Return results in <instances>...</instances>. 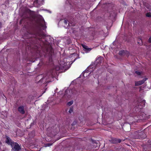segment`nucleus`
I'll use <instances>...</instances> for the list:
<instances>
[{"mask_svg":"<svg viewBox=\"0 0 151 151\" xmlns=\"http://www.w3.org/2000/svg\"><path fill=\"white\" fill-rule=\"evenodd\" d=\"M44 78H45L44 77H43L41 79H40L39 81L38 82V83H42V81Z\"/></svg>","mask_w":151,"mask_h":151,"instance_id":"obj_29","label":"nucleus"},{"mask_svg":"<svg viewBox=\"0 0 151 151\" xmlns=\"http://www.w3.org/2000/svg\"><path fill=\"white\" fill-rule=\"evenodd\" d=\"M137 106H136L135 107H136V108H135V109H138V107H137Z\"/></svg>","mask_w":151,"mask_h":151,"instance_id":"obj_47","label":"nucleus"},{"mask_svg":"<svg viewBox=\"0 0 151 151\" xmlns=\"http://www.w3.org/2000/svg\"><path fill=\"white\" fill-rule=\"evenodd\" d=\"M144 118H142V119H143Z\"/></svg>","mask_w":151,"mask_h":151,"instance_id":"obj_51","label":"nucleus"},{"mask_svg":"<svg viewBox=\"0 0 151 151\" xmlns=\"http://www.w3.org/2000/svg\"><path fill=\"white\" fill-rule=\"evenodd\" d=\"M5 2L6 4H7V3L9 4V1L7 0V1H6Z\"/></svg>","mask_w":151,"mask_h":151,"instance_id":"obj_39","label":"nucleus"},{"mask_svg":"<svg viewBox=\"0 0 151 151\" xmlns=\"http://www.w3.org/2000/svg\"><path fill=\"white\" fill-rule=\"evenodd\" d=\"M77 59L76 58H75L74 60V61H75L76 59Z\"/></svg>","mask_w":151,"mask_h":151,"instance_id":"obj_48","label":"nucleus"},{"mask_svg":"<svg viewBox=\"0 0 151 151\" xmlns=\"http://www.w3.org/2000/svg\"><path fill=\"white\" fill-rule=\"evenodd\" d=\"M115 41L113 43V44L114 45H115Z\"/></svg>","mask_w":151,"mask_h":151,"instance_id":"obj_42","label":"nucleus"},{"mask_svg":"<svg viewBox=\"0 0 151 151\" xmlns=\"http://www.w3.org/2000/svg\"><path fill=\"white\" fill-rule=\"evenodd\" d=\"M73 103V101L72 100L68 102L67 103V105H68V106H70L72 105Z\"/></svg>","mask_w":151,"mask_h":151,"instance_id":"obj_23","label":"nucleus"},{"mask_svg":"<svg viewBox=\"0 0 151 151\" xmlns=\"http://www.w3.org/2000/svg\"><path fill=\"white\" fill-rule=\"evenodd\" d=\"M131 137L134 139H139V131H136L133 133Z\"/></svg>","mask_w":151,"mask_h":151,"instance_id":"obj_11","label":"nucleus"},{"mask_svg":"<svg viewBox=\"0 0 151 151\" xmlns=\"http://www.w3.org/2000/svg\"><path fill=\"white\" fill-rule=\"evenodd\" d=\"M28 11L29 13L31 12V10L30 9H28Z\"/></svg>","mask_w":151,"mask_h":151,"instance_id":"obj_41","label":"nucleus"},{"mask_svg":"<svg viewBox=\"0 0 151 151\" xmlns=\"http://www.w3.org/2000/svg\"><path fill=\"white\" fill-rule=\"evenodd\" d=\"M76 124V121L73 122L72 124V126H74Z\"/></svg>","mask_w":151,"mask_h":151,"instance_id":"obj_30","label":"nucleus"},{"mask_svg":"<svg viewBox=\"0 0 151 151\" xmlns=\"http://www.w3.org/2000/svg\"><path fill=\"white\" fill-rule=\"evenodd\" d=\"M55 69L56 70H60V67L58 66H57L55 67Z\"/></svg>","mask_w":151,"mask_h":151,"instance_id":"obj_25","label":"nucleus"},{"mask_svg":"<svg viewBox=\"0 0 151 151\" xmlns=\"http://www.w3.org/2000/svg\"><path fill=\"white\" fill-rule=\"evenodd\" d=\"M147 78H144L142 80L140 81L137 82H136L135 83V86H140L142 84L144 83L147 80Z\"/></svg>","mask_w":151,"mask_h":151,"instance_id":"obj_12","label":"nucleus"},{"mask_svg":"<svg viewBox=\"0 0 151 151\" xmlns=\"http://www.w3.org/2000/svg\"><path fill=\"white\" fill-rule=\"evenodd\" d=\"M122 127V129L125 132H129L131 129L130 125L127 123L124 124Z\"/></svg>","mask_w":151,"mask_h":151,"instance_id":"obj_6","label":"nucleus"},{"mask_svg":"<svg viewBox=\"0 0 151 151\" xmlns=\"http://www.w3.org/2000/svg\"><path fill=\"white\" fill-rule=\"evenodd\" d=\"M137 43L140 45H142V40H141L140 41H138Z\"/></svg>","mask_w":151,"mask_h":151,"instance_id":"obj_24","label":"nucleus"},{"mask_svg":"<svg viewBox=\"0 0 151 151\" xmlns=\"http://www.w3.org/2000/svg\"><path fill=\"white\" fill-rule=\"evenodd\" d=\"M29 18V16H27L25 17V18Z\"/></svg>","mask_w":151,"mask_h":151,"instance_id":"obj_40","label":"nucleus"},{"mask_svg":"<svg viewBox=\"0 0 151 151\" xmlns=\"http://www.w3.org/2000/svg\"><path fill=\"white\" fill-rule=\"evenodd\" d=\"M148 41L149 43H151V37L149 38Z\"/></svg>","mask_w":151,"mask_h":151,"instance_id":"obj_31","label":"nucleus"},{"mask_svg":"<svg viewBox=\"0 0 151 151\" xmlns=\"http://www.w3.org/2000/svg\"><path fill=\"white\" fill-rule=\"evenodd\" d=\"M102 58L101 57L98 58L95 61L94 63H92L86 69V71L87 72L90 70L89 71L92 72L96 68L97 65L98 64L101 63L102 62Z\"/></svg>","mask_w":151,"mask_h":151,"instance_id":"obj_2","label":"nucleus"},{"mask_svg":"<svg viewBox=\"0 0 151 151\" xmlns=\"http://www.w3.org/2000/svg\"><path fill=\"white\" fill-rule=\"evenodd\" d=\"M86 70H85L84 71H83V72L82 73L81 75V76L82 75L84 76V77H85L84 75L86 73H88L89 72H90V73H91V71H90L89 70H88V71H87V72L86 71Z\"/></svg>","mask_w":151,"mask_h":151,"instance_id":"obj_22","label":"nucleus"},{"mask_svg":"<svg viewBox=\"0 0 151 151\" xmlns=\"http://www.w3.org/2000/svg\"><path fill=\"white\" fill-rule=\"evenodd\" d=\"M3 151H4V150H3Z\"/></svg>","mask_w":151,"mask_h":151,"instance_id":"obj_52","label":"nucleus"},{"mask_svg":"<svg viewBox=\"0 0 151 151\" xmlns=\"http://www.w3.org/2000/svg\"><path fill=\"white\" fill-rule=\"evenodd\" d=\"M141 40H142L141 38L139 37L138 38V41H140Z\"/></svg>","mask_w":151,"mask_h":151,"instance_id":"obj_34","label":"nucleus"},{"mask_svg":"<svg viewBox=\"0 0 151 151\" xmlns=\"http://www.w3.org/2000/svg\"><path fill=\"white\" fill-rule=\"evenodd\" d=\"M143 114L142 113H140V115L141 116V114Z\"/></svg>","mask_w":151,"mask_h":151,"instance_id":"obj_45","label":"nucleus"},{"mask_svg":"<svg viewBox=\"0 0 151 151\" xmlns=\"http://www.w3.org/2000/svg\"><path fill=\"white\" fill-rule=\"evenodd\" d=\"M59 130V128L57 125H55L51 127L48 128L47 133L51 137L55 135Z\"/></svg>","mask_w":151,"mask_h":151,"instance_id":"obj_3","label":"nucleus"},{"mask_svg":"<svg viewBox=\"0 0 151 151\" xmlns=\"http://www.w3.org/2000/svg\"><path fill=\"white\" fill-rule=\"evenodd\" d=\"M57 89H58V88H56V90H55V92H56V91L57 90Z\"/></svg>","mask_w":151,"mask_h":151,"instance_id":"obj_44","label":"nucleus"},{"mask_svg":"<svg viewBox=\"0 0 151 151\" xmlns=\"http://www.w3.org/2000/svg\"><path fill=\"white\" fill-rule=\"evenodd\" d=\"M71 55H75L77 56V54L75 53H73L71 54Z\"/></svg>","mask_w":151,"mask_h":151,"instance_id":"obj_36","label":"nucleus"},{"mask_svg":"<svg viewBox=\"0 0 151 151\" xmlns=\"http://www.w3.org/2000/svg\"><path fill=\"white\" fill-rule=\"evenodd\" d=\"M64 22L65 24H67V21L65 19L64 20Z\"/></svg>","mask_w":151,"mask_h":151,"instance_id":"obj_35","label":"nucleus"},{"mask_svg":"<svg viewBox=\"0 0 151 151\" xmlns=\"http://www.w3.org/2000/svg\"><path fill=\"white\" fill-rule=\"evenodd\" d=\"M45 92V91H44V92H43V93H43H44Z\"/></svg>","mask_w":151,"mask_h":151,"instance_id":"obj_49","label":"nucleus"},{"mask_svg":"<svg viewBox=\"0 0 151 151\" xmlns=\"http://www.w3.org/2000/svg\"><path fill=\"white\" fill-rule=\"evenodd\" d=\"M2 23L1 22H0V29L1 27H2Z\"/></svg>","mask_w":151,"mask_h":151,"instance_id":"obj_38","label":"nucleus"},{"mask_svg":"<svg viewBox=\"0 0 151 151\" xmlns=\"http://www.w3.org/2000/svg\"><path fill=\"white\" fill-rule=\"evenodd\" d=\"M11 146L12 151H19L21 150L20 146L16 142H13Z\"/></svg>","mask_w":151,"mask_h":151,"instance_id":"obj_5","label":"nucleus"},{"mask_svg":"<svg viewBox=\"0 0 151 151\" xmlns=\"http://www.w3.org/2000/svg\"><path fill=\"white\" fill-rule=\"evenodd\" d=\"M5 138H6L5 142L9 145H11L12 142H14L12 141L9 137L6 135L5 136Z\"/></svg>","mask_w":151,"mask_h":151,"instance_id":"obj_9","label":"nucleus"},{"mask_svg":"<svg viewBox=\"0 0 151 151\" xmlns=\"http://www.w3.org/2000/svg\"><path fill=\"white\" fill-rule=\"evenodd\" d=\"M42 27H44V25H42Z\"/></svg>","mask_w":151,"mask_h":151,"instance_id":"obj_46","label":"nucleus"},{"mask_svg":"<svg viewBox=\"0 0 151 151\" xmlns=\"http://www.w3.org/2000/svg\"><path fill=\"white\" fill-rule=\"evenodd\" d=\"M146 16L148 17H151V14L149 13H147L146 14Z\"/></svg>","mask_w":151,"mask_h":151,"instance_id":"obj_28","label":"nucleus"},{"mask_svg":"<svg viewBox=\"0 0 151 151\" xmlns=\"http://www.w3.org/2000/svg\"><path fill=\"white\" fill-rule=\"evenodd\" d=\"M127 51L124 50H121L119 51V54L121 56H123L126 54Z\"/></svg>","mask_w":151,"mask_h":151,"instance_id":"obj_15","label":"nucleus"},{"mask_svg":"<svg viewBox=\"0 0 151 151\" xmlns=\"http://www.w3.org/2000/svg\"><path fill=\"white\" fill-rule=\"evenodd\" d=\"M18 111L20 113L22 114H24L25 113V111L24 109V107L23 106H19L18 108Z\"/></svg>","mask_w":151,"mask_h":151,"instance_id":"obj_13","label":"nucleus"},{"mask_svg":"<svg viewBox=\"0 0 151 151\" xmlns=\"http://www.w3.org/2000/svg\"><path fill=\"white\" fill-rule=\"evenodd\" d=\"M54 52L53 50L52 47H50L49 53V62H51L52 61V57L54 55Z\"/></svg>","mask_w":151,"mask_h":151,"instance_id":"obj_7","label":"nucleus"},{"mask_svg":"<svg viewBox=\"0 0 151 151\" xmlns=\"http://www.w3.org/2000/svg\"><path fill=\"white\" fill-rule=\"evenodd\" d=\"M110 142L113 144L120 143L121 142V140L116 138H111L109 140Z\"/></svg>","mask_w":151,"mask_h":151,"instance_id":"obj_8","label":"nucleus"},{"mask_svg":"<svg viewBox=\"0 0 151 151\" xmlns=\"http://www.w3.org/2000/svg\"><path fill=\"white\" fill-rule=\"evenodd\" d=\"M125 149L123 147L120 148H116V151H124Z\"/></svg>","mask_w":151,"mask_h":151,"instance_id":"obj_18","label":"nucleus"},{"mask_svg":"<svg viewBox=\"0 0 151 151\" xmlns=\"http://www.w3.org/2000/svg\"><path fill=\"white\" fill-rule=\"evenodd\" d=\"M148 150H151V144H147L146 145Z\"/></svg>","mask_w":151,"mask_h":151,"instance_id":"obj_20","label":"nucleus"},{"mask_svg":"<svg viewBox=\"0 0 151 151\" xmlns=\"http://www.w3.org/2000/svg\"><path fill=\"white\" fill-rule=\"evenodd\" d=\"M28 34H29L31 36L29 37H35L36 39L40 40V39L45 37V35L42 30L39 29V30L34 31L33 32H27Z\"/></svg>","mask_w":151,"mask_h":151,"instance_id":"obj_1","label":"nucleus"},{"mask_svg":"<svg viewBox=\"0 0 151 151\" xmlns=\"http://www.w3.org/2000/svg\"><path fill=\"white\" fill-rule=\"evenodd\" d=\"M52 144V143H49L45 144V147H49Z\"/></svg>","mask_w":151,"mask_h":151,"instance_id":"obj_19","label":"nucleus"},{"mask_svg":"<svg viewBox=\"0 0 151 151\" xmlns=\"http://www.w3.org/2000/svg\"><path fill=\"white\" fill-rule=\"evenodd\" d=\"M139 139H142L145 138L147 136L143 132H140L139 131Z\"/></svg>","mask_w":151,"mask_h":151,"instance_id":"obj_10","label":"nucleus"},{"mask_svg":"<svg viewBox=\"0 0 151 151\" xmlns=\"http://www.w3.org/2000/svg\"><path fill=\"white\" fill-rule=\"evenodd\" d=\"M86 70H85L84 71H83V72L82 73L81 75V76L82 75L84 76V77H85L84 75L86 73H88L89 72H90V73H91V71H90L89 70H88V71H87V72L86 71Z\"/></svg>","mask_w":151,"mask_h":151,"instance_id":"obj_21","label":"nucleus"},{"mask_svg":"<svg viewBox=\"0 0 151 151\" xmlns=\"http://www.w3.org/2000/svg\"><path fill=\"white\" fill-rule=\"evenodd\" d=\"M82 46L84 48V50L86 52L90 51L92 49L91 48H88L87 46L85 45L82 44Z\"/></svg>","mask_w":151,"mask_h":151,"instance_id":"obj_14","label":"nucleus"},{"mask_svg":"<svg viewBox=\"0 0 151 151\" xmlns=\"http://www.w3.org/2000/svg\"><path fill=\"white\" fill-rule=\"evenodd\" d=\"M148 150H149L148 148H147L146 145H144L143 147V149L142 151H147Z\"/></svg>","mask_w":151,"mask_h":151,"instance_id":"obj_17","label":"nucleus"},{"mask_svg":"<svg viewBox=\"0 0 151 151\" xmlns=\"http://www.w3.org/2000/svg\"><path fill=\"white\" fill-rule=\"evenodd\" d=\"M29 136L30 137H32L35 136V132L34 131L31 132L29 134Z\"/></svg>","mask_w":151,"mask_h":151,"instance_id":"obj_16","label":"nucleus"},{"mask_svg":"<svg viewBox=\"0 0 151 151\" xmlns=\"http://www.w3.org/2000/svg\"><path fill=\"white\" fill-rule=\"evenodd\" d=\"M147 142L148 144H151V140L150 139L148 140L147 141Z\"/></svg>","mask_w":151,"mask_h":151,"instance_id":"obj_32","label":"nucleus"},{"mask_svg":"<svg viewBox=\"0 0 151 151\" xmlns=\"http://www.w3.org/2000/svg\"><path fill=\"white\" fill-rule=\"evenodd\" d=\"M135 73L137 74L138 75H140L141 74V73L138 71H136Z\"/></svg>","mask_w":151,"mask_h":151,"instance_id":"obj_27","label":"nucleus"},{"mask_svg":"<svg viewBox=\"0 0 151 151\" xmlns=\"http://www.w3.org/2000/svg\"><path fill=\"white\" fill-rule=\"evenodd\" d=\"M50 82V81H47L46 82V83H49Z\"/></svg>","mask_w":151,"mask_h":151,"instance_id":"obj_43","label":"nucleus"},{"mask_svg":"<svg viewBox=\"0 0 151 151\" xmlns=\"http://www.w3.org/2000/svg\"><path fill=\"white\" fill-rule=\"evenodd\" d=\"M145 100H144L142 101V103H144V105H145Z\"/></svg>","mask_w":151,"mask_h":151,"instance_id":"obj_37","label":"nucleus"},{"mask_svg":"<svg viewBox=\"0 0 151 151\" xmlns=\"http://www.w3.org/2000/svg\"><path fill=\"white\" fill-rule=\"evenodd\" d=\"M72 94V92L71 90L67 89L65 92V93L63 98V99L66 100H69L71 99Z\"/></svg>","mask_w":151,"mask_h":151,"instance_id":"obj_4","label":"nucleus"},{"mask_svg":"<svg viewBox=\"0 0 151 151\" xmlns=\"http://www.w3.org/2000/svg\"><path fill=\"white\" fill-rule=\"evenodd\" d=\"M85 76H87V75H85Z\"/></svg>","mask_w":151,"mask_h":151,"instance_id":"obj_50","label":"nucleus"},{"mask_svg":"<svg viewBox=\"0 0 151 151\" xmlns=\"http://www.w3.org/2000/svg\"><path fill=\"white\" fill-rule=\"evenodd\" d=\"M73 111V108H70L68 112L70 113H71Z\"/></svg>","mask_w":151,"mask_h":151,"instance_id":"obj_26","label":"nucleus"},{"mask_svg":"<svg viewBox=\"0 0 151 151\" xmlns=\"http://www.w3.org/2000/svg\"><path fill=\"white\" fill-rule=\"evenodd\" d=\"M126 41H127V42H129L130 41V40L129 39L127 38V39H126Z\"/></svg>","mask_w":151,"mask_h":151,"instance_id":"obj_33","label":"nucleus"}]
</instances>
